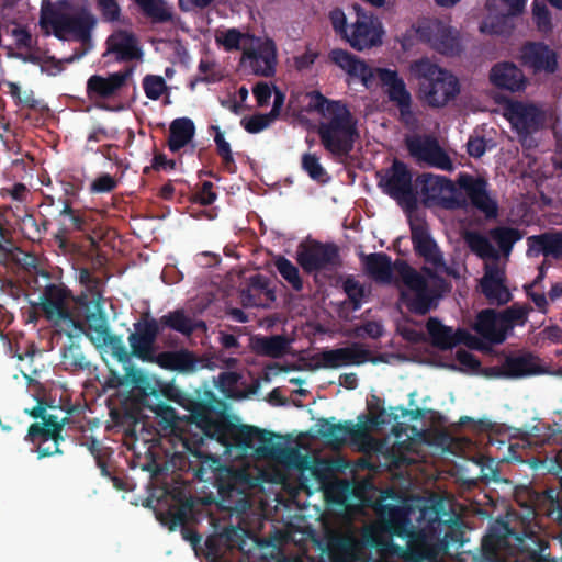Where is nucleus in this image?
Here are the masks:
<instances>
[{
	"mask_svg": "<svg viewBox=\"0 0 562 562\" xmlns=\"http://www.w3.org/2000/svg\"><path fill=\"white\" fill-rule=\"evenodd\" d=\"M110 276L101 260L78 269V279L85 291L74 299L63 283L47 284L41 295V310L70 339L86 335L98 348L108 366V375L102 383L104 391L115 390V406L110 415L123 434L124 459L131 469L140 464V452L136 445V425L140 422V368L134 359H140V319L134 323V331L123 336L110 331L104 311V289Z\"/></svg>",
	"mask_w": 562,
	"mask_h": 562,
	"instance_id": "obj_1",
	"label": "nucleus"
},
{
	"mask_svg": "<svg viewBox=\"0 0 562 562\" xmlns=\"http://www.w3.org/2000/svg\"><path fill=\"white\" fill-rule=\"evenodd\" d=\"M294 112L315 113L319 116V134L324 146L336 155L347 154L358 137L356 121L347 106L330 101L319 92L299 93L290 100Z\"/></svg>",
	"mask_w": 562,
	"mask_h": 562,
	"instance_id": "obj_2",
	"label": "nucleus"
},
{
	"mask_svg": "<svg viewBox=\"0 0 562 562\" xmlns=\"http://www.w3.org/2000/svg\"><path fill=\"white\" fill-rule=\"evenodd\" d=\"M367 271L380 282H390L393 268L383 255H371L366 259ZM394 270L400 274L403 288L402 299L407 306L418 313H426L442 288L441 280L425 270L418 273L404 263H396Z\"/></svg>",
	"mask_w": 562,
	"mask_h": 562,
	"instance_id": "obj_3",
	"label": "nucleus"
},
{
	"mask_svg": "<svg viewBox=\"0 0 562 562\" xmlns=\"http://www.w3.org/2000/svg\"><path fill=\"white\" fill-rule=\"evenodd\" d=\"M408 74L419 81L420 99L432 108H442L460 92L457 77L429 58H418L408 66Z\"/></svg>",
	"mask_w": 562,
	"mask_h": 562,
	"instance_id": "obj_4",
	"label": "nucleus"
},
{
	"mask_svg": "<svg viewBox=\"0 0 562 562\" xmlns=\"http://www.w3.org/2000/svg\"><path fill=\"white\" fill-rule=\"evenodd\" d=\"M69 7L68 0H59L56 4H53L49 0H43L40 18L41 26L50 27L53 34L59 40H65L66 35H72L79 41L89 40L95 25L94 16L85 8H81L75 14L63 11V9Z\"/></svg>",
	"mask_w": 562,
	"mask_h": 562,
	"instance_id": "obj_5",
	"label": "nucleus"
},
{
	"mask_svg": "<svg viewBox=\"0 0 562 562\" xmlns=\"http://www.w3.org/2000/svg\"><path fill=\"white\" fill-rule=\"evenodd\" d=\"M353 30L347 44L358 52L369 50L383 44L385 30L382 22L360 5H355Z\"/></svg>",
	"mask_w": 562,
	"mask_h": 562,
	"instance_id": "obj_6",
	"label": "nucleus"
},
{
	"mask_svg": "<svg viewBox=\"0 0 562 562\" xmlns=\"http://www.w3.org/2000/svg\"><path fill=\"white\" fill-rule=\"evenodd\" d=\"M503 115L521 139L540 130L546 122V111L528 101L506 103Z\"/></svg>",
	"mask_w": 562,
	"mask_h": 562,
	"instance_id": "obj_7",
	"label": "nucleus"
},
{
	"mask_svg": "<svg viewBox=\"0 0 562 562\" xmlns=\"http://www.w3.org/2000/svg\"><path fill=\"white\" fill-rule=\"evenodd\" d=\"M240 64L259 76H271L277 65V47L268 37L252 36L243 52Z\"/></svg>",
	"mask_w": 562,
	"mask_h": 562,
	"instance_id": "obj_8",
	"label": "nucleus"
},
{
	"mask_svg": "<svg viewBox=\"0 0 562 562\" xmlns=\"http://www.w3.org/2000/svg\"><path fill=\"white\" fill-rule=\"evenodd\" d=\"M526 0H487L486 16L480 25L483 34H501L505 31L506 18L519 14Z\"/></svg>",
	"mask_w": 562,
	"mask_h": 562,
	"instance_id": "obj_9",
	"label": "nucleus"
},
{
	"mask_svg": "<svg viewBox=\"0 0 562 562\" xmlns=\"http://www.w3.org/2000/svg\"><path fill=\"white\" fill-rule=\"evenodd\" d=\"M427 330L432 345L440 349H451L458 344H464L472 349H482L484 344L476 337L470 335L465 330L457 329L442 325L435 318H430L427 323Z\"/></svg>",
	"mask_w": 562,
	"mask_h": 562,
	"instance_id": "obj_10",
	"label": "nucleus"
},
{
	"mask_svg": "<svg viewBox=\"0 0 562 562\" xmlns=\"http://www.w3.org/2000/svg\"><path fill=\"white\" fill-rule=\"evenodd\" d=\"M372 80L367 88L381 86L389 99L395 102L402 110L408 108L411 103V94L406 88L404 80L398 72L389 68H373L371 71Z\"/></svg>",
	"mask_w": 562,
	"mask_h": 562,
	"instance_id": "obj_11",
	"label": "nucleus"
},
{
	"mask_svg": "<svg viewBox=\"0 0 562 562\" xmlns=\"http://www.w3.org/2000/svg\"><path fill=\"white\" fill-rule=\"evenodd\" d=\"M133 74L132 68H126L108 77L92 75L87 81V95L92 101L105 100L115 97L126 85Z\"/></svg>",
	"mask_w": 562,
	"mask_h": 562,
	"instance_id": "obj_12",
	"label": "nucleus"
},
{
	"mask_svg": "<svg viewBox=\"0 0 562 562\" xmlns=\"http://www.w3.org/2000/svg\"><path fill=\"white\" fill-rule=\"evenodd\" d=\"M406 143L411 155L416 160L446 170L452 168L450 158L436 140L429 137L413 136L407 138Z\"/></svg>",
	"mask_w": 562,
	"mask_h": 562,
	"instance_id": "obj_13",
	"label": "nucleus"
},
{
	"mask_svg": "<svg viewBox=\"0 0 562 562\" xmlns=\"http://www.w3.org/2000/svg\"><path fill=\"white\" fill-rule=\"evenodd\" d=\"M46 402L38 400L37 404L31 409H24V412L35 419H42V423H33L30 425L27 432L24 437L25 441L35 443L37 436H52L54 431L64 429L67 422V417L59 418L56 415L46 413Z\"/></svg>",
	"mask_w": 562,
	"mask_h": 562,
	"instance_id": "obj_14",
	"label": "nucleus"
},
{
	"mask_svg": "<svg viewBox=\"0 0 562 562\" xmlns=\"http://www.w3.org/2000/svg\"><path fill=\"white\" fill-rule=\"evenodd\" d=\"M418 33L432 47L442 52H452L458 44L459 33L440 21H428L419 26Z\"/></svg>",
	"mask_w": 562,
	"mask_h": 562,
	"instance_id": "obj_15",
	"label": "nucleus"
},
{
	"mask_svg": "<svg viewBox=\"0 0 562 562\" xmlns=\"http://www.w3.org/2000/svg\"><path fill=\"white\" fill-rule=\"evenodd\" d=\"M481 289L493 303L504 304L510 300V293L505 284L504 268L495 261H487L485 263V273L481 279Z\"/></svg>",
	"mask_w": 562,
	"mask_h": 562,
	"instance_id": "obj_16",
	"label": "nucleus"
},
{
	"mask_svg": "<svg viewBox=\"0 0 562 562\" xmlns=\"http://www.w3.org/2000/svg\"><path fill=\"white\" fill-rule=\"evenodd\" d=\"M379 183L387 194L402 200L411 193L412 175L404 164L395 160L392 167L381 175Z\"/></svg>",
	"mask_w": 562,
	"mask_h": 562,
	"instance_id": "obj_17",
	"label": "nucleus"
},
{
	"mask_svg": "<svg viewBox=\"0 0 562 562\" xmlns=\"http://www.w3.org/2000/svg\"><path fill=\"white\" fill-rule=\"evenodd\" d=\"M491 82L512 92L521 91L527 85L524 72L513 63H498L490 71Z\"/></svg>",
	"mask_w": 562,
	"mask_h": 562,
	"instance_id": "obj_18",
	"label": "nucleus"
},
{
	"mask_svg": "<svg viewBox=\"0 0 562 562\" xmlns=\"http://www.w3.org/2000/svg\"><path fill=\"white\" fill-rule=\"evenodd\" d=\"M329 60L353 78H359L361 82L370 85L372 80V67L363 60L342 48H335L329 53Z\"/></svg>",
	"mask_w": 562,
	"mask_h": 562,
	"instance_id": "obj_19",
	"label": "nucleus"
},
{
	"mask_svg": "<svg viewBox=\"0 0 562 562\" xmlns=\"http://www.w3.org/2000/svg\"><path fill=\"white\" fill-rule=\"evenodd\" d=\"M366 352L358 346L327 350L315 357L317 368L336 369L363 362Z\"/></svg>",
	"mask_w": 562,
	"mask_h": 562,
	"instance_id": "obj_20",
	"label": "nucleus"
},
{
	"mask_svg": "<svg viewBox=\"0 0 562 562\" xmlns=\"http://www.w3.org/2000/svg\"><path fill=\"white\" fill-rule=\"evenodd\" d=\"M106 46L104 57L113 54L117 60L123 61L140 58V48L137 47L135 36L126 31L111 34L106 40Z\"/></svg>",
	"mask_w": 562,
	"mask_h": 562,
	"instance_id": "obj_21",
	"label": "nucleus"
},
{
	"mask_svg": "<svg viewBox=\"0 0 562 562\" xmlns=\"http://www.w3.org/2000/svg\"><path fill=\"white\" fill-rule=\"evenodd\" d=\"M520 59L535 71L552 72L557 66L555 55L542 44L525 45L521 48Z\"/></svg>",
	"mask_w": 562,
	"mask_h": 562,
	"instance_id": "obj_22",
	"label": "nucleus"
},
{
	"mask_svg": "<svg viewBox=\"0 0 562 562\" xmlns=\"http://www.w3.org/2000/svg\"><path fill=\"white\" fill-rule=\"evenodd\" d=\"M459 184L470 196L473 204L484 212L486 216H494L496 214V204L486 194L485 182L482 179L462 175L459 178Z\"/></svg>",
	"mask_w": 562,
	"mask_h": 562,
	"instance_id": "obj_23",
	"label": "nucleus"
},
{
	"mask_svg": "<svg viewBox=\"0 0 562 562\" xmlns=\"http://www.w3.org/2000/svg\"><path fill=\"white\" fill-rule=\"evenodd\" d=\"M337 257V249L334 246L312 245L303 248L299 252V262L307 270L312 271L334 262Z\"/></svg>",
	"mask_w": 562,
	"mask_h": 562,
	"instance_id": "obj_24",
	"label": "nucleus"
},
{
	"mask_svg": "<svg viewBox=\"0 0 562 562\" xmlns=\"http://www.w3.org/2000/svg\"><path fill=\"white\" fill-rule=\"evenodd\" d=\"M475 329L487 340L499 344L506 337V319L492 311H483L477 316Z\"/></svg>",
	"mask_w": 562,
	"mask_h": 562,
	"instance_id": "obj_25",
	"label": "nucleus"
},
{
	"mask_svg": "<svg viewBox=\"0 0 562 562\" xmlns=\"http://www.w3.org/2000/svg\"><path fill=\"white\" fill-rule=\"evenodd\" d=\"M61 364L66 371L70 373H91L95 368L92 362L86 357L81 347L74 341L64 346L61 349Z\"/></svg>",
	"mask_w": 562,
	"mask_h": 562,
	"instance_id": "obj_26",
	"label": "nucleus"
},
{
	"mask_svg": "<svg viewBox=\"0 0 562 562\" xmlns=\"http://www.w3.org/2000/svg\"><path fill=\"white\" fill-rule=\"evenodd\" d=\"M528 254L530 256L561 257L562 256V235L559 233L543 234L528 238Z\"/></svg>",
	"mask_w": 562,
	"mask_h": 562,
	"instance_id": "obj_27",
	"label": "nucleus"
},
{
	"mask_svg": "<svg viewBox=\"0 0 562 562\" xmlns=\"http://www.w3.org/2000/svg\"><path fill=\"white\" fill-rule=\"evenodd\" d=\"M194 124L190 119L181 117L170 124L169 147L176 151L186 146L194 135Z\"/></svg>",
	"mask_w": 562,
	"mask_h": 562,
	"instance_id": "obj_28",
	"label": "nucleus"
},
{
	"mask_svg": "<svg viewBox=\"0 0 562 562\" xmlns=\"http://www.w3.org/2000/svg\"><path fill=\"white\" fill-rule=\"evenodd\" d=\"M507 376L519 378L540 372L538 360L532 356L508 358L503 367Z\"/></svg>",
	"mask_w": 562,
	"mask_h": 562,
	"instance_id": "obj_29",
	"label": "nucleus"
},
{
	"mask_svg": "<svg viewBox=\"0 0 562 562\" xmlns=\"http://www.w3.org/2000/svg\"><path fill=\"white\" fill-rule=\"evenodd\" d=\"M143 13L155 23H178L172 7L166 0H143Z\"/></svg>",
	"mask_w": 562,
	"mask_h": 562,
	"instance_id": "obj_30",
	"label": "nucleus"
},
{
	"mask_svg": "<svg viewBox=\"0 0 562 562\" xmlns=\"http://www.w3.org/2000/svg\"><path fill=\"white\" fill-rule=\"evenodd\" d=\"M412 237L417 251L425 257L429 262L435 266H440L441 255L437 248V245L429 238L426 232L420 227L412 228Z\"/></svg>",
	"mask_w": 562,
	"mask_h": 562,
	"instance_id": "obj_31",
	"label": "nucleus"
},
{
	"mask_svg": "<svg viewBox=\"0 0 562 562\" xmlns=\"http://www.w3.org/2000/svg\"><path fill=\"white\" fill-rule=\"evenodd\" d=\"M87 227L86 217L78 211L75 214L68 216L61 222L58 231L54 235L58 247L63 250H67L70 246L68 235L72 231L85 232Z\"/></svg>",
	"mask_w": 562,
	"mask_h": 562,
	"instance_id": "obj_32",
	"label": "nucleus"
},
{
	"mask_svg": "<svg viewBox=\"0 0 562 562\" xmlns=\"http://www.w3.org/2000/svg\"><path fill=\"white\" fill-rule=\"evenodd\" d=\"M251 37L248 33H241L236 29L218 30L215 33V42L226 50L244 52Z\"/></svg>",
	"mask_w": 562,
	"mask_h": 562,
	"instance_id": "obj_33",
	"label": "nucleus"
},
{
	"mask_svg": "<svg viewBox=\"0 0 562 562\" xmlns=\"http://www.w3.org/2000/svg\"><path fill=\"white\" fill-rule=\"evenodd\" d=\"M328 20L335 34L347 43L353 30L355 12L347 14L342 9L335 8L329 11Z\"/></svg>",
	"mask_w": 562,
	"mask_h": 562,
	"instance_id": "obj_34",
	"label": "nucleus"
},
{
	"mask_svg": "<svg viewBox=\"0 0 562 562\" xmlns=\"http://www.w3.org/2000/svg\"><path fill=\"white\" fill-rule=\"evenodd\" d=\"M155 361L161 368L180 371L189 370L193 364V359L187 351L162 352L156 357Z\"/></svg>",
	"mask_w": 562,
	"mask_h": 562,
	"instance_id": "obj_35",
	"label": "nucleus"
},
{
	"mask_svg": "<svg viewBox=\"0 0 562 562\" xmlns=\"http://www.w3.org/2000/svg\"><path fill=\"white\" fill-rule=\"evenodd\" d=\"M63 430L64 429H58L57 431H54L52 436L43 435L36 437V452L38 453L40 459L63 453L59 448L60 442L65 440L61 435Z\"/></svg>",
	"mask_w": 562,
	"mask_h": 562,
	"instance_id": "obj_36",
	"label": "nucleus"
},
{
	"mask_svg": "<svg viewBox=\"0 0 562 562\" xmlns=\"http://www.w3.org/2000/svg\"><path fill=\"white\" fill-rule=\"evenodd\" d=\"M465 240L469 247L474 251L477 256L485 260L497 258L498 251L490 244L488 239L476 233H469L465 235Z\"/></svg>",
	"mask_w": 562,
	"mask_h": 562,
	"instance_id": "obj_37",
	"label": "nucleus"
},
{
	"mask_svg": "<svg viewBox=\"0 0 562 562\" xmlns=\"http://www.w3.org/2000/svg\"><path fill=\"white\" fill-rule=\"evenodd\" d=\"M93 456L98 468L103 476H110L106 459L110 454L109 450L102 446V442L94 437L85 438L81 442Z\"/></svg>",
	"mask_w": 562,
	"mask_h": 562,
	"instance_id": "obj_38",
	"label": "nucleus"
},
{
	"mask_svg": "<svg viewBox=\"0 0 562 562\" xmlns=\"http://www.w3.org/2000/svg\"><path fill=\"white\" fill-rule=\"evenodd\" d=\"M490 235L505 256L509 255L512 246L522 237L519 231L509 227L495 228L491 231Z\"/></svg>",
	"mask_w": 562,
	"mask_h": 562,
	"instance_id": "obj_39",
	"label": "nucleus"
},
{
	"mask_svg": "<svg viewBox=\"0 0 562 562\" xmlns=\"http://www.w3.org/2000/svg\"><path fill=\"white\" fill-rule=\"evenodd\" d=\"M448 182L432 175H425L423 178V192L427 200H437L439 199L443 192L448 189Z\"/></svg>",
	"mask_w": 562,
	"mask_h": 562,
	"instance_id": "obj_40",
	"label": "nucleus"
},
{
	"mask_svg": "<svg viewBox=\"0 0 562 562\" xmlns=\"http://www.w3.org/2000/svg\"><path fill=\"white\" fill-rule=\"evenodd\" d=\"M276 267L280 274L288 280L293 288L300 289L301 288V280L299 277L297 269L285 258H278L276 260Z\"/></svg>",
	"mask_w": 562,
	"mask_h": 562,
	"instance_id": "obj_41",
	"label": "nucleus"
},
{
	"mask_svg": "<svg viewBox=\"0 0 562 562\" xmlns=\"http://www.w3.org/2000/svg\"><path fill=\"white\" fill-rule=\"evenodd\" d=\"M532 19L540 31H548L551 26L550 13L543 2L535 1L532 3Z\"/></svg>",
	"mask_w": 562,
	"mask_h": 562,
	"instance_id": "obj_42",
	"label": "nucleus"
},
{
	"mask_svg": "<svg viewBox=\"0 0 562 562\" xmlns=\"http://www.w3.org/2000/svg\"><path fill=\"white\" fill-rule=\"evenodd\" d=\"M260 349L268 356L279 357L288 349V341L279 336L261 340Z\"/></svg>",
	"mask_w": 562,
	"mask_h": 562,
	"instance_id": "obj_43",
	"label": "nucleus"
},
{
	"mask_svg": "<svg viewBox=\"0 0 562 562\" xmlns=\"http://www.w3.org/2000/svg\"><path fill=\"white\" fill-rule=\"evenodd\" d=\"M273 121L274 119L269 113L256 114L243 119L241 124L249 133H258L268 127Z\"/></svg>",
	"mask_w": 562,
	"mask_h": 562,
	"instance_id": "obj_44",
	"label": "nucleus"
},
{
	"mask_svg": "<svg viewBox=\"0 0 562 562\" xmlns=\"http://www.w3.org/2000/svg\"><path fill=\"white\" fill-rule=\"evenodd\" d=\"M165 319L170 327L184 334L191 333L196 326L203 327L202 324L193 325L192 322L188 317H186L181 312L170 314Z\"/></svg>",
	"mask_w": 562,
	"mask_h": 562,
	"instance_id": "obj_45",
	"label": "nucleus"
},
{
	"mask_svg": "<svg viewBox=\"0 0 562 562\" xmlns=\"http://www.w3.org/2000/svg\"><path fill=\"white\" fill-rule=\"evenodd\" d=\"M25 295L23 286L13 280H0V300L4 303L3 296H7L13 301H18L20 297Z\"/></svg>",
	"mask_w": 562,
	"mask_h": 562,
	"instance_id": "obj_46",
	"label": "nucleus"
},
{
	"mask_svg": "<svg viewBox=\"0 0 562 562\" xmlns=\"http://www.w3.org/2000/svg\"><path fill=\"white\" fill-rule=\"evenodd\" d=\"M97 7L104 21L114 22L120 19L121 9L115 0H97Z\"/></svg>",
	"mask_w": 562,
	"mask_h": 562,
	"instance_id": "obj_47",
	"label": "nucleus"
},
{
	"mask_svg": "<svg viewBox=\"0 0 562 562\" xmlns=\"http://www.w3.org/2000/svg\"><path fill=\"white\" fill-rule=\"evenodd\" d=\"M145 92L148 98L156 100L166 92V83L161 77L148 76L144 82Z\"/></svg>",
	"mask_w": 562,
	"mask_h": 562,
	"instance_id": "obj_48",
	"label": "nucleus"
},
{
	"mask_svg": "<svg viewBox=\"0 0 562 562\" xmlns=\"http://www.w3.org/2000/svg\"><path fill=\"white\" fill-rule=\"evenodd\" d=\"M303 168L308 172V175L316 180L323 181L326 173L324 168L321 166L318 159L311 154H306L302 159Z\"/></svg>",
	"mask_w": 562,
	"mask_h": 562,
	"instance_id": "obj_49",
	"label": "nucleus"
},
{
	"mask_svg": "<svg viewBox=\"0 0 562 562\" xmlns=\"http://www.w3.org/2000/svg\"><path fill=\"white\" fill-rule=\"evenodd\" d=\"M11 35L13 36L18 48H25V49L32 48V45H33L32 34L25 26L15 25L11 30Z\"/></svg>",
	"mask_w": 562,
	"mask_h": 562,
	"instance_id": "obj_50",
	"label": "nucleus"
},
{
	"mask_svg": "<svg viewBox=\"0 0 562 562\" xmlns=\"http://www.w3.org/2000/svg\"><path fill=\"white\" fill-rule=\"evenodd\" d=\"M527 311L522 306H513L505 313L499 314L501 317L506 319V331L516 323H524Z\"/></svg>",
	"mask_w": 562,
	"mask_h": 562,
	"instance_id": "obj_51",
	"label": "nucleus"
},
{
	"mask_svg": "<svg viewBox=\"0 0 562 562\" xmlns=\"http://www.w3.org/2000/svg\"><path fill=\"white\" fill-rule=\"evenodd\" d=\"M116 187L115 179L109 173L102 175L91 183V191L97 193L111 192Z\"/></svg>",
	"mask_w": 562,
	"mask_h": 562,
	"instance_id": "obj_52",
	"label": "nucleus"
},
{
	"mask_svg": "<svg viewBox=\"0 0 562 562\" xmlns=\"http://www.w3.org/2000/svg\"><path fill=\"white\" fill-rule=\"evenodd\" d=\"M158 325L154 319L149 321L147 317H143V344L145 340L153 338L158 333ZM142 357L143 360H153L144 346Z\"/></svg>",
	"mask_w": 562,
	"mask_h": 562,
	"instance_id": "obj_53",
	"label": "nucleus"
},
{
	"mask_svg": "<svg viewBox=\"0 0 562 562\" xmlns=\"http://www.w3.org/2000/svg\"><path fill=\"white\" fill-rule=\"evenodd\" d=\"M317 56H318L317 52L307 47L303 54H301L294 58V67L297 70H305L314 64Z\"/></svg>",
	"mask_w": 562,
	"mask_h": 562,
	"instance_id": "obj_54",
	"label": "nucleus"
},
{
	"mask_svg": "<svg viewBox=\"0 0 562 562\" xmlns=\"http://www.w3.org/2000/svg\"><path fill=\"white\" fill-rule=\"evenodd\" d=\"M345 291L350 297V300L353 301L356 306L360 303L361 299L364 295L363 288L353 279L346 280Z\"/></svg>",
	"mask_w": 562,
	"mask_h": 562,
	"instance_id": "obj_55",
	"label": "nucleus"
},
{
	"mask_svg": "<svg viewBox=\"0 0 562 562\" xmlns=\"http://www.w3.org/2000/svg\"><path fill=\"white\" fill-rule=\"evenodd\" d=\"M457 359L459 361L461 370H463V371H474L479 367V362L474 358V356L467 351L459 350L457 352Z\"/></svg>",
	"mask_w": 562,
	"mask_h": 562,
	"instance_id": "obj_56",
	"label": "nucleus"
},
{
	"mask_svg": "<svg viewBox=\"0 0 562 562\" xmlns=\"http://www.w3.org/2000/svg\"><path fill=\"white\" fill-rule=\"evenodd\" d=\"M215 143L217 145V149L220 155L227 161H232V153L229 144L224 139V135L221 133V131L216 127L215 128Z\"/></svg>",
	"mask_w": 562,
	"mask_h": 562,
	"instance_id": "obj_57",
	"label": "nucleus"
},
{
	"mask_svg": "<svg viewBox=\"0 0 562 562\" xmlns=\"http://www.w3.org/2000/svg\"><path fill=\"white\" fill-rule=\"evenodd\" d=\"M254 94L256 97L257 103L260 106H263L267 104L268 100L270 99V97L272 94V90L267 83H258L254 88Z\"/></svg>",
	"mask_w": 562,
	"mask_h": 562,
	"instance_id": "obj_58",
	"label": "nucleus"
},
{
	"mask_svg": "<svg viewBox=\"0 0 562 562\" xmlns=\"http://www.w3.org/2000/svg\"><path fill=\"white\" fill-rule=\"evenodd\" d=\"M486 149V145L483 138L472 137L468 142V151L473 157H481Z\"/></svg>",
	"mask_w": 562,
	"mask_h": 562,
	"instance_id": "obj_59",
	"label": "nucleus"
},
{
	"mask_svg": "<svg viewBox=\"0 0 562 562\" xmlns=\"http://www.w3.org/2000/svg\"><path fill=\"white\" fill-rule=\"evenodd\" d=\"M198 200L202 204H211L215 200V193L212 191V183L205 182L198 194Z\"/></svg>",
	"mask_w": 562,
	"mask_h": 562,
	"instance_id": "obj_60",
	"label": "nucleus"
},
{
	"mask_svg": "<svg viewBox=\"0 0 562 562\" xmlns=\"http://www.w3.org/2000/svg\"><path fill=\"white\" fill-rule=\"evenodd\" d=\"M284 94L278 90L273 89V108L269 113L274 120L280 115L281 109L284 104Z\"/></svg>",
	"mask_w": 562,
	"mask_h": 562,
	"instance_id": "obj_61",
	"label": "nucleus"
},
{
	"mask_svg": "<svg viewBox=\"0 0 562 562\" xmlns=\"http://www.w3.org/2000/svg\"><path fill=\"white\" fill-rule=\"evenodd\" d=\"M175 165L173 160H167L162 155H157L154 158L151 168L155 170H172Z\"/></svg>",
	"mask_w": 562,
	"mask_h": 562,
	"instance_id": "obj_62",
	"label": "nucleus"
},
{
	"mask_svg": "<svg viewBox=\"0 0 562 562\" xmlns=\"http://www.w3.org/2000/svg\"><path fill=\"white\" fill-rule=\"evenodd\" d=\"M10 195L13 200L24 201L27 195V188L23 183H14L12 189L10 190Z\"/></svg>",
	"mask_w": 562,
	"mask_h": 562,
	"instance_id": "obj_63",
	"label": "nucleus"
},
{
	"mask_svg": "<svg viewBox=\"0 0 562 562\" xmlns=\"http://www.w3.org/2000/svg\"><path fill=\"white\" fill-rule=\"evenodd\" d=\"M362 331L370 337L376 338L382 334V326L379 323L370 322L362 327Z\"/></svg>",
	"mask_w": 562,
	"mask_h": 562,
	"instance_id": "obj_64",
	"label": "nucleus"
}]
</instances>
